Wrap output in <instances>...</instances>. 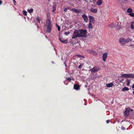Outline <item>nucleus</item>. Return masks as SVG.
Instances as JSON below:
<instances>
[{"mask_svg":"<svg viewBox=\"0 0 134 134\" xmlns=\"http://www.w3.org/2000/svg\"><path fill=\"white\" fill-rule=\"evenodd\" d=\"M109 121H110L109 120H107V123H109Z\"/></svg>","mask_w":134,"mask_h":134,"instance_id":"obj_42","label":"nucleus"},{"mask_svg":"<svg viewBox=\"0 0 134 134\" xmlns=\"http://www.w3.org/2000/svg\"><path fill=\"white\" fill-rule=\"evenodd\" d=\"M121 129L123 130H125V128L123 126H122L121 127Z\"/></svg>","mask_w":134,"mask_h":134,"instance_id":"obj_37","label":"nucleus"},{"mask_svg":"<svg viewBox=\"0 0 134 134\" xmlns=\"http://www.w3.org/2000/svg\"><path fill=\"white\" fill-rule=\"evenodd\" d=\"M132 88H133V91L134 90V84H133V85L132 87Z\"/></svg>","mask_w":134,"mask_h":134,"instance_id":"obj_43","label":"nucleus"},{"mask_svg":"<svg viewBox=\"0 0 134 134\" xmlns=\"http://www.w3.org/2000/svg\"><path fill=\"white\" fill-rule=\"evenodd\" d=\"M80 88L79 85L75 84L74 85V88L76 90H78Z\"/></svg>","mask_w":134,"mask_h":134,"instance_id":"obj_12","label":"nucleus"},{"mask_svg":"<svg viewBox=\"0 0 134 134\" xmlns=\"http://www.w3.org/2000/svg\"><path fill=\"white\" fill-rule=\"evenodd\" d=\"M77 34V35L78 34H79V32L78 30H76L74 31V34Z\"/></svg>","mask_w":134,"mask_h":134,"instance_id":"obj_28","label":"nucleus"},{"mask_svg":"<svg viewBox=\"0 0 134 134\" xmlns=\"http://www.w3.org/2000/svg\"><path fill=\"white\" fill-rule=\"evenodd\" d=\"M127 12L128 13H130L132 12V10L131 8H129L127 9Z\"/></svg>","mask_w":134,"mask_h":134,"instance_id":"obj_23","label":"nucleus"},{"mask_svg":"<svg viewBox=\"0 0 134 134\" xmlns=\"http://www.w3.org/2000/svg\"><path fill=\"white\" fill-rule=\"evenodd\" d=\"M132 1H134V0H132Z\"/></svg>","mask_w":134,"mask_h":134,"instance_id":"obj_47","label":"nucleus"},{"mask_svg":"<svg viewBox=\"0 0 134 134\" xmlns=\"http://www.w3.org/2000/svg\"><path fill=\"white\" fill-rule=\"evenodd\" d=\"M70 10L71 11H73L75 13H80L81 12V10L77 9L74 8H72L70 9Z\"/></svg>","mask_w":134,"mask_h":134,"instance_id":"obj_8","label":"nucleus"},{"mask_svg":"<svg viewBox=\"0 0 134 134\" xmlns=\"http://www.w3.org/2000/svg\"><path fill=\"white\" fill-rule=\"evenodd\" d=\"M70 33V32L69 31L66 32H65L64 34L66 35H67Z\"/></svg>","mask_w":134,"mask_h":134,"instance_id":"obj_33","label":"nucleus"},{"mask_svg":"<svg viewBox=\"0 0 134 134\" xmlns=\"http://www.w3.org/2000/svg\"><path fill=\"white\" fill-rule=\"evenodd\" d=\"M68 8V9L69 10H70V9L69 7H68V8Z\"/></svg>","mask_w":134,"mask_h":134,"instance_id":"obj_44","label":"nucleus"},{"mask_svg":"<svg viewBox=\"0 0 134 134\" xmlns=\"http://www.w3.org/2000/svg\"><path fill=\"white\" fill-rule=\"evenodd\" d=\"M97 4L98 5H100L102 4V0H99L97 2Z\"/></svg>","mask_w":134,"mask_h":134,"instance_id":"obj_16","label":"nucleus"},{"mask_svg":"<svg viewBox=\"0 0 134 134\" xmlns=\"http://www.w3.org/2000/svg\"><path fill=\"white\" fill-rule=\"evenodd\" d=\"M2 1L0 0V5L2 4Z\"/></svg>","mask_w":134,"mask_h":134,"instance_id":"obj_41","label":"nucleus"},{"mask_svg":"<svg viewBox=\"0 0 134 134\" xmlns=\"http://www.w3.org/2000/svg\"><path fill=\"white\" fill-rule=\"evenodd\" d=\"M13 3H14V4H15V3H16V1H15V0H13Z\"/></svg>","mask_w":134,"mask_h":134,"instance_id":"obj_40","label":"nucleus"},{"mask_svg":"<svg viewBox=\"0 0 134 134\" xmlns=\"http://www.w3.org/2000/svg\"><path fill=\"white\" fill-rule=\"evenodd\" d=\"M129 74H123L122 75V76L126 78L128 77Z\"/></svg>","mask_w":134,"mask_h":134,"instance_id":"obj_19","label":"nucleus"},{"mask_svg":"<svg viewBox=\"0 0 134 134\" xmlns=\"http://www.w3.org/2000/svg\"><path fill=\"white\" fill-rule=\"evenodd\" d=\"M88 27L90 29H92L93 28V26H92V23H89L88 26Z\"/></svg>","mask_w":134,"mask_h":134,"instance_id":"obj_13","label":"nucleus"},{"mask_svg":"<svg viewBox=\"0 0 134 134\" xmlns=\"http://www.w3.org/2000/svg\"><path fill=\"white\" fill-rule=\"evenodd\" d=\"M46 22V24L45 25L46 31L47 32L50 33L51 30V21L49 19H47Z\"/></svg>","mask_w":134,"mask_h":134,"instance_id":"obj_1","label":"nucleus"},{"mask_svg":"<svg viewBox=\"0 0 134 134\" xmlns=\"http://www.w3.org/2000/svg\"><path fill=\"white\" fill-rule=\"evenodd\" d=\"M56 9V7L54 5L52 7V12H54Z\"/></svg>","mask_w":134,"mask_h":134,"instance_id":"obj_24","label":"nucleus"},{"mask_svg":"<svg viewBox=\"0 0 134 134\" xmlns=\"http://www.w3.org/2000/svg\"><path fill=\"white\" fill-rule=\"evenodd\" d=\"M131 41V40L129 38H127L126 39H125V43H127Z\"/></svg>","mask_w":134,"mask_h":134,"instance_id":"obj_14","label":"nucleus"},{"mask_svg":"<svg viewBox=\"0 0 134 134\" xmlns=\"http://www.w3.org/2000/svg\"><path fill=\"white\" fill-rule=\"evenodd\" d=\"M100 70L99 67L97 66H94L92 69L91 70V72H92L94 73H95L97 71H98Z\"/></svg>","mask_w":134,"mask_h":134,"instance_id":"obj_3","label":"nucleus"},{"mask_svg":"<svg viewBox=\"0 0 134 134\" xmlns=\"http://www.w3.org/2000/svg\"><path fill=\"white\" fill-rule=\"evenodd\" d=\"M36 19L37 20V21L39 23H40V19L39 17L38 16H37L36 18Z\"/></svg>","mask_w":134,"mask_h":134,"instance_id":"obj_29","label":"nucleus"},{"mask_svg":"<svg viewBox=\"0 0 134 134\" xmlns=\"http://www.w3.org/2000/svg\"><path fill=\"white\" fill-rule=\"evenodd\" d=\"M33 9L32 8L31 9H28L27 11L29 13H31L33 12Z\"/></svg>","mask_w":134,"mask_h":134,"instance_id":"obj_25","label":"nucleus"},{"mask_svg":"<svg viewBox=\"0 0 134 134\" xmlns=\"http://www.w3.org/2000/svg\"><path fill=\"white\" fill-rule=\"evenodd\" d=\"M82 36L80 35V34H78L77 35L74 34L72 35V38L73 39L76 38L78 37H81Z\"/></svg>","mask_w":134,"mask_h":134,"instance_id":"obj_10","label":"nucleus"},{"mask_svg":"<svg viewBox=\"0 0 134 134\" xmlns=\"http://www.w3.org/2000/svg\"><path fill=\"white\" fill-rule=\"evenodd\" d=\"M48 0L49 1V0Z\"/></svg>","mask_w":134,"mask_h":134,"instance_id":"obj_48","label":"nucleus"},{"mask_svg":"<svg viewBox=\"0 0 134 134\" xmlns=\"http://www.w3.org/2000/svg\"><path fill=\"white\" fill-rule=\"evenodd\" d=\"M76 56L79 57H81L83 58L84 57H83V56L81 55H76Z\"/></svg>","mask_w":134,"mask_h":134,"instance_id":"obj_36","label":"nucleus"},{"mask_svg":"<svg viewBox=\"0 0 134 134\" xmlns=\"http://www.w3.org/2000/svg\"><path fill=\"white\" fill-rule=\"evenodd\" d=\"M129 15L133 17L134 16V13L132 12L130 13L129 14Z\"/></svg>","mask_w":134,"mask_h":134,"instance_id":"obj_30","label":"nucleus"},{"mask_svg":"<svg viewBox=\"0 0 134 134\" xmlns=\"http://www.w3.org/2000/svg\"><path fill=\"white\" fill-rule=\"evenodd\" d=\"M128 77L130 78H134V75L131 74H129Z\"/></svg>","mask_w":134,"mask_h":134,"instance_id":"obj_18","label":"nucleus"},{"mask_svg":"<svg viewBox=\"0 0 134 134\" xmlns=\"http://www.w3.org/2000/svg\"><path fill=\"white\" fill-rule=\"evenodd\" d=\"M82 68V66L81 65H80L78 67V68L80 69H81Z\"/></svg>","mask_w":134,"mask_h":134,"instance_id":"obj_38","label":"nucleus"},{"mask_svg":"<svg viewBox=\"0 0 134 134\" xmlns=\"http://www.w3.org/2000/svg\"><path fill=\"white\" fill-rule=\"evenodd\" d=\"M131 27L132 29L134 28V24L133 22H132L131 23Z\"/></svg>","mask_w":134,"mask_h":134,"instance_id":"obj_26","label":"nucleus"},{"mask_svg":"<svg viewBox=\"0 0 134 134\" xmlns=\"http://www.w3.org/2000/svg\"><path fill=\"white\" fill-rule=\"evenodd\" d=\"M108 53H105L103 55V59L104 62H105L106 59L107 58Z\"/></svg>","mask_w":134,"mask_h":134,"instance_id":"obj_9","label":"nucleus"},{"mask_svg":"<svg viewBox=\"0 0 134 134\" xmlns=\"http://www.w3.org/2000/svg\"><path fill=\"white\" fill-rule=\"evenodd\" d=\"M120 43L122 45H125V39L123 37L120 38L119 40Z\"/></svg>","mask_w":134,"mask_h":134,"instance_id":"obj_7","label":"nucleus"},{"mask_svg":"<svg viewBox=\"0 0 134 134\" xmlns=\"http://www.w3.org/2000/svg\"><path fill=\"white\" fill-rule=\"evenodd\" d=\"M129 89L127 87H125L122 88V91H128Z\"/></svg>","mask_w":134,"mask_h":134,"instance_id":"obj_15","label":"nucleus"},{"mask_svg":"<svg viewBox=\"0 0 134 134\" xmlns=\"http://www.w3.org/2000/svg\"><path fill=\"white\" fill-rule=\"evenodd\" d=\"M130 80H129L128 79H127L126 80V81L127 82V86H129L130 85Z\"/></svg>","mask_w":134,"mask_h":134,"instance_id":"obj_22","label":"nucleus"},{"mask_svg":"<svg viewBox=\"0 0 134 134\" xmlns=\"http://www.w3.org/2000/svg\"><path fill=\"white\" fill-rule=\"evenodd\" d=\"M57 28H58V31H60V27L58 25H57Z\"/></svg>","mask_w":134,"mask_h":134,"instance_id":"obj_32","label":"nucleus"},{"mask_svg":"<svg viewBox=\"0 0 134 134\" xmlns=\"http://www.w3.org/2000/svg\"><path fill=\"white\" fill-rule=\"evenodd\" d=\"M23 13L24 14V15H27V12L25 10H23Z\"/></svg>","mask_w":134,"mask_h":134,"instance_id":"obj_31","label":"nucleus"},{"mask_svg":"<svg viewBox=\"0 0 134 134\" xmlns=\"http://www.w3.org/2000/svg\"><path fill=\"white\" fill-rule=\"evenodd\" d=\"M45 36L46 38H47V36L46 35Z\"/></svg>","mask_w":134,"mask_h":134,"instance_id":"obj_46","label":"nucleus"},{"mask_svg":"<svg viewBox=\"0 0 134 134\" xmlns=\"http://www.w3.org/2000/svg\"><path fill=\"white\" fill-rule=\"evenodd\" d=\"M88 18H89V23H91L93 24L95 23V20L94 17L91 16H89Z\"/></svg>","mask_w":134,"mask_h":134,"instance_id":"obj_4","label":"nucleus"},{"mask_svg":"<svg viewBox=\"0 0 134 134\" xmlns=\"http://www.w3.org/2000/svg\"><path fill=\"white\" fill-rule=\"evenodd\" d=\"M87 51L88 53H93L94 52H95L94 51H93L92 50L88 49L87 50Z\"/></svg>","mask_w":134,"mask_h":134,"instance_id":"obj_27","label":"nucleus"},{"mask_svg":"<svg viewBox=\"0 0 134 134\" xmlns=\"http://www.w3.org/2000/svg\"><path fill=\"white\" fill-rule=\"evenodd\" d=\"M80 35L82 36V37H85L87 36V35L86 36L87 33V31L85 29H81L80 30Z\"/></svg>","mask_w":134,"mask_h":134,"instance_id":"obj_2","label":"nucleus"},{"mask_svg":"<svg viewBox=\"0 0 134 134\" xmlns=\"http://www.w3.org/2000/svg\"><path fill=\"white\" fill-rule=\"evenodd\" d=\"M82 18H83L84 21L86 23L88 22V19L87 16L85 14H84L82 15Z\"/></svg>","mask_w":134,"mask_h":134,"instance_id":"obj_6","label":"nucleus"},{"mask_svg":"<svg viewBox=\"0 0 134 134\" xmlns=\"http://www.w3.org/2000/svg\"><path fill=\"white\" fill-rule=\"evenodd\" d=\"M59 40L60 41V42L62 43H67V42L66 40L63 41V40H62L60 38H59Z\"/></svg>","mask_w":134,"mask_h":134,"instance_id":"obj_21","label":"nucleus"},{"mask_svg":"<svg viewBox=\"0 0 134 134\" xmlns=\"http://www.w3.org/2000/svg\"><path fill=\"white\" fill-rule=\"evenodd\" d=\"M59 40L60 41V42L62 43H67V42L66 40L63 41V40H62L60 38H59Z\"/></svg>","mask_w":134,"mask_h":134,"instance_id":"obj_20","label":"nucleus"},{"mask_svg":"<svg viewBox=\"0 0 134 134\" xmlns=\"http://www.w3.org/2000/svg\"><path fill=\"white\" fill-rule=\"evenodd\" d=\"M66 82H67L66 81H65L64 82V83L66 84V85H67L68 83V82H67L66 83Z\"/></svg>","mask_w":134,"mask_h":134,"instance_id":"obj_39","label":"nucleus"},{"mask_svg":"<svg viewBox=\"0 0 134 134\" xmlns=\"http://www.w3.org/2000/svg\"><path fill=\"white\" fill-rule=\"evenodd\" d=\"M113 84L112 83H110L107 85V86L108 87H112Z\"/></svg>","mask_w":134,"mask_h":134,"instance_id":"obj_17","label":"nucleus"},{"mask_svg":"<svg viewBox=\"0 0 134 134\" xmlns=\"http://www.w3.org/2000/svg\"><path fill=\"white\" fill-rule=\"evenodd\" d=\"M68 10V8H64V11L65 12H67Z\"/></svg>","mask_w":134,"mask_h":134,"instance_id":"obj_35","label":"nucleus"},{"mask_svg":"<svg viewBox=\"0 0 134 134\" xmlns=\"http://www.w3.org/2000/svg\"><path fill=\"white\" fill-rule=\"evenodd\" d=\"M130 110V108H126L125 110V111L124 112V114L125 116H127L129 114V112Z\"/></svg>","mask_w":134,"mask_h":134,"instance_id":"obj_5","label":"nucleus"},{"mask_svg":"<svg viewBox=\"0 0 134 134\" xmlns=\"http://www.w3.org/2000/svg\"><path fill=\"white\" fill-rule=\"evenodd\" d=\"M71 78L70 77H68L67 79V80H68L69 81H71Z\"/></svg>","mask_w":134,"mask_h":134,"instance_id":"obj_34","label":"nucleus"},{"mask_svg":"<svg viewBox=\"0 0 134 134\" xmlns=\"http://www.w3.org/2000/svg\"><path fill=\"white\" fill-rule=\"evenodd\" d=\"M90 10L91 12L92 13H96L97 11V9H94L92 8H91Z\"/></svg>","mask_w":134,"mask_h":134,"instance_id":"obj_11","label":"nucleus"},{"mask_svg":"<svg viewBox=\"0 0 134 134\" xmlns=\"http://www.w3.org/2000/svg\"><path fill=\"white\" fill-rule=\"evenodd\" d=\"M133 94H134V91L133 92Z\"/></svg>","mask_w":134,"mask_h":134,"instance_id":"obj_45","label":"nucleus"}]
</instances>
